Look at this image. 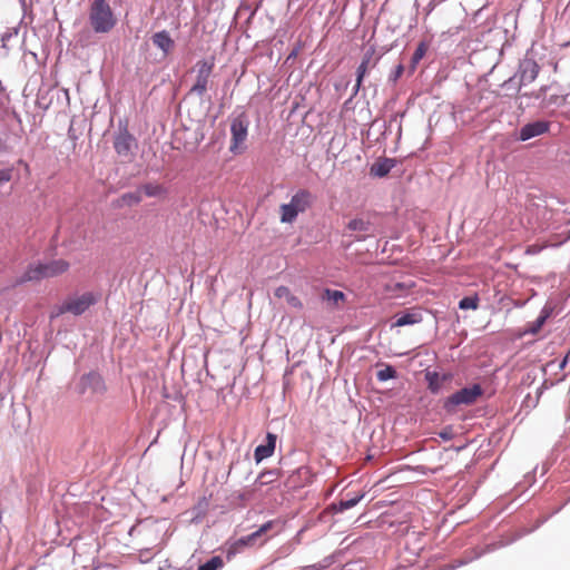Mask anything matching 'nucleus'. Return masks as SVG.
<instances>
[{"mask_svg":"<svg viewBox=\"0 0 570 570\" xmlns=\"http://www.w3.org/2000/svg\"><path fill=\"white\" fill-rule=\"evenodd\" d=\"M96 302H97V297L92 293H90V292L83 293L80 296L66 299L57 308V312L51 315V317H57L65 313H71L73 315H81Z\"/></svg>","mask_w":570,"mask_h":570,"instance_id":"6","label":"nucleus"},{"mask_svg":"<svg viewBox=\"0 0 570 570\" xmlns=\"http://www.w3.org/2000/svg\"><path fill=\"white\" fill-rule=\"evenodd\" d=\"M275 297L285 299L286 303L294 309H303L302 301L294 295L287 286H278L274 292Z\"/></svg>","mask_w":570,"mask_h":570,"instance_id":"15","label":"nucleus"},{"mask_svg":"<svg viewBox=\"0 0 570 570\" xmlns=\"http://www.w3.org/2000/svg\"><path fill=\"white\" fill-rule=\"evenodd\" d=\"M249 121L245 114H240L232 120L230 124V145L229 150L234 155L242 154L245 150V141L248 135Z\"/></svg>","mask_w":570,"mask_h":570,"instance_id":"5","label":"nucleus"},{"mask_svg":"<svg viewBox=\"0 0 570 570\" xmlns=\"http://www.w3.org/2000/svg\"><path fill=\"white\" fill-rule=\"evenodd\" d=\"M547 245L544 244H532L529 245L525 249V254L528 255H537L539 254L543 248H546Z\"/></svg>","mask_w":570,"mask_h":570,"instance_id":"31","label":"nucleus"},{"mask_svg":"<svg viewBox=\"0 0 570 570\" xmlns=\"http://www.w3.org/2000/svg\"><path fill=\"white\" fill-rule=\"evenodd\" d=\"M428 49H429V45H428L426 42H424V41H421V42L417 45V47H416V49H415V51H414V53H413V56H412V63H413L414 66H415L416 63H419V61H420L421 59H423V57H424V56H425V53L428 52Z\"/></svg>","mask_w":570,"mask_h":570,"instance_id":"25","label":"nucleus"},{"mask_svg":"<svg viewBox=\"0 0 570 570\" xmlns=\"http://www.w3.org/2000/svg\"><path fill=\"white\" fill-rule=\"evenodd\" d=\"M440 436H441L442 439H444V440H450V439H451V436H452V434H451V431H442V432L440 433Z\"/></svg>","mask_w":570,"mask_h":570,"instance_id":"32","label":"nucleus"},{"mask_svg":"<svg viewBox=\"0 0 570 570\" xmlns=\"http://www.w3.org/2000/svg\"><path fill=\"white\" fill-rule=\"evenodd\" d=\"M122 199L129 205L138 204L141 202V196L138 193H128L122 196Z\"/></svg>","mask_w":570,"mask_h":570,"instance_id":"29","label":"nucleus"},{"mask_svg":"<svg viewBox=\"0 0 570 570\" xmlns=\"http://www.w3.org/2000/svg\"><path fill=\"white\" fill-rule=\"evenodd\" d=\"M89 22L97 33H108L114 29L117 19L107 0H94L89 8Z\"/></svg>","mask_w":570,"mask_h":570,"instance_id":"2","label":"nucleus"},{"mask_svg":"<svg viewBox=\"0 0 570 570\" xmlns=\"http://www.w3.org/2000/svg\"><path fill=\"white\" fill-rule=\"evenodd\" d=\"M547 317V315L539 316L534 322L528 324V327L525 328L524 333L537 334L546 323Z\"/></svg>","mask_w":570,"mask_h":570,"instance_id":"24","label":"nucleus"},{"mask_svg":"<svg viewBox=\"0 0 570 570\" xmlns=\"http://www.w3.org/2000/svg\"><path fill=\"white\" fill-rule=\"evenodd\" d=\"M275 528H277V532L281 531V529H282L281 522L278 520L267 521L266 523L262 524L255 532L238 539L236 541L235 546L236 547L252 546L256 542V540L258 538L268 533L269 531L274 530Z\"/></svg>","mask_w":570,"mask_h":570,"instance_id":"10","label":"nucleus"},{"mask_svg":"<svg viewBox=\"0 0 570 570\" xmlns=\"http://www.w3.org/2000/svg\"><path fill=\"white\" fill-rule=\"evenodd\" d=\"M393 167V163L390 159H385L382 163L373 165L371 171L377 177L386 176Z\"/></svg>","mask_w":570,"mask_h":570,"instance_id":"19","label":"nucleus"},{"mask_svg":"<svg viewBox=\"0 0 570 570\" xmlns=\"http://www.w3.org/2000/svg\"><path fill=\"white\" fill-rule=\"evenodd\" d=\"M429 382V389L431 392L436 393L440 389L439 374L435 372H428L425 375Z\"/></svg>","mask_w":570,"mask_h":570,"instance_id":"28","label":"nucleus"},{"mask_svg":"<svg viewBox=\"0 0 570 570\" xmlns=\"http://www.w3.org/2000/svg\"><path fill=\"white\" fill-rule=\"evenodd\" d=\"M312 200L313 196L307 189H299L288 204L281 206V222L293 223L299 213H304L312 205Z\"/></svg>","mask_w":570,"mask_h":570,"instance_id":"3","label":"nucleus"},{"mask_svg":"<svg viewBox=\"0 0 570 570\" xmlns=\"http://www.w3.org/2000/svg\"><path fill=\"white\" fill-rule=\"evenodd\" d=\"M355 239H356L357 242H361V240H364V239H365V236H356V237H355Z\"/></svg>","mask_w":570,"mask_h":570,"instance_id":"34","label":"nucleus"},{"mask_svg":"<svg viewBox=\"0 0 570 570\" xmlns=\"http://www.w3.org/2000/svg\"><path fill=\"white\" fill-rule=\"evenodd\" d=\"M371 223L368 220H364L363 218H354L350 220L346 225V228L352 232H362L367 233L370 230Z\"/></svg>","mask_w":570,"mask_h":570,"instance_id":"18","label":"nucleus"},{"mask_svg":"<svg viewBox=\"0 0 570 570\" xmlns=\"http://www.w3.org/2000/svg\"><path fill=\"white\" fill-rule=\"evenodd\" d=\"M276 445V435L267 433L266 444L258 445L254 451V459L257 463L273 455Z\"/></svg>","mask_w":570,"mask_h":570,"instance_id":"14","label":"nucleus"},{"mask_svg":"<svg viewBox=\"0 0 570 570\" xmlns=\"http://www.w3.org/2000/svg\"><path fill=\"white\" fill-rule=\"evenodd\" d=\"M69 268V262L63 258L51 259L47 263L31 264L23 274L14 281L13 286H19L28 282H38L43 278L57 277L67 273Z\"/></svg>","mask_w":570,"mask_h":570,"instance_id":"1","label":"nucleus"},{"mask_svg":"<svg viewBox=\"0 0 570 570\" xmlns=\"http://www.w3.org/2000/svg\"><path fill=\"white\" fill-rule=\"evenodd\" d=\"M323 301H327L333 307H338L345 302V294L341 291L325 289L322 295Z\"/></svg>","mask_w":570,"mask_h":570,"instance_id":"17","label":"nucleus"},{"mask_svg":"<svg viewBox=\"0 0 570 570\" xmlns=\"http://www.w3.org/2000/svg\"><path fill=\"white\" fill-rule=\"evenodd\" d=\"M395 317V322L391 325L392 328L406 325H414L423 321L421 308H410L405 313L399 314Z\"/></svg>","mask_w":570,"mask_h":570,"instance_id":"13","label":"nucleus"},{"mask_svg":"<svg viewBox=\"0 0 570 570\" xmlns=\"http://www.w3.org/2000/svg\"><path fill=\"white\" fill-rule=\"evenodd\" d=\"M396 376V371L393 366L386 365L384 368L377 371L376 377L379 381L384 382Z\"/></svg>","mask_w":570,"mask_h":570,"instance_id":"26","label":"nucleus"},{"mask_svg":"<svg viewBox=\"0 0 570 570\" xmlns=\"http://www.w3.org/2000/svg\"><path fill=\"white\" fill-rule=\"evenodd\" d=\"M482 394L483 389L480 384H473L472 386L463 387L445 400L444 409L448 412H454L455 407L459 405H472L478 402Z\"/></svg>","mask_w":570,"mask_h":570,"instance_id":"4","label":"nucleus"},{"mask_svg":"<svg viewBox=\"0 0 570 570\" xmlns=\"http://www.w3.org/2000/svg\"><path fill=\"white\" fill-rule=\"evenodd\" d=\"M403 66L399 65L395 70V79L399 78L403 73Z\"/></svg>","mask_w":570,"mask_h":570,"instance_id":"33","label":"nucleus"},{"mask_svg":"<svg viewBox=\"0 0 570 570\" xmlns=\"http://www.w3.org/2000/svg\"><path fill=\"white\" fill-rule=\"evenodd\" d=\"M549 128L550 122L544 120L527 124L520 129L519 139L522 141L529 140L533 137L548 132Z\"/></svg>","mask_w":570,"mask_h":570,"instance_id":"11","label":"nucleus"},{"mask_svg":"<svg viewBox=\"0 0 570 570\" xmlns=\"http://www.w3.org/2000/svg\"><path fill=\"white\" fill-rule=\"evenodd\" d=\"M278 476V473L276 471H266L258 475V478L255 481V485L257 488L263 487L264 484L273 483Z\"/></svg>","mask_w":570,"mask_h":570,"instance_id":"21","label":"nucleus"},{"mask_svg":"<svg viewBox=\"0 0 570 570\" xmlns=\"http://www.w3.org/2000/svg\"><path fill=\"white\" fill-rule=\"evenodd\" d=\"M13 170L11 168L0 169V185L11 180Z\"/></svg>","mask_w":570,"mask_h":570,"instance_id":"30","label":"nucleus"},{"mask_svg":"<svg viewBox=\"0 0 570 570\" xmlns=\"http://www.w3.org/2000/svg\"><path fill=\"white\" fill-rule=\"evenodd\" d=\"M153 43L159 48L165 55H168L174 48V40L170 38L166 30L156 32L153 38Z\"/></svg>","mask_w":570,"mask_h":570,"instance_id":"16","label":"nucleus"},{"mask_svg":"<svg viewBox=\"0 0 570 570\" xmlns=\"http://www.w3.org/2000/svg\"><path fill=\"white\" fill-rule=\"evenodd\" d=\"M214 69V59L210 60H199L193 68V71L196 72L195 83L190 88V94H195L199 97H203L207 89L209 77Z\"/></svg>","mask_w":570,"mask_h":570,"instance_id":"7","label":"nucleus"},{"mask_svg":"<svg viewBox=\"0 0 570 570\" xmlns=\"http://www.w3.org/2000/svg\"><path fill=\"white\" fill-rule=\"evenodd\" d=\"M363 497H364V494L361 493V494H355L352 498L341 500L340 501V511H344V510L353 508L363 499Z\"/></svg>","mask_w":570,"mask_h":570,"instance_id":"27","label":"nucleus"},{"mask_svg":"<svg viewBox=\"0 0 570 570\" xmlns=\"http://www.w3.org/2000/svg\"><path fill=\"white\" fill-rule=\"evenodd\" d=\"M375 52H376V50H375L374 46H370L364 51L362 61H361V63H360V66L357 67V70H356V83H355V87H354V95H356L358 92L366 72L370 69L375 68V66L377 65V62L380 60V57H376Z\"/></svg>","mask_w":570,"mask_h":570,"instance_id":"9","label":"nucleus"},{"mask_svg":"<svg viewBox=\"0 0 570 570\" xmlns=\"http://www.w3.org/2000/svg\"><path fill=\"white\" fill-rule=\"evenodd\" d=\"M459 307L461 309H476L479 307V297L476 295L463 297L459 302Z\"/></svg>","mask_w":570,"mask_h":570,"instance_id":"23","label":"nucleus"},{"mask_svg":"<svg viewBox=\"0 0 570 570\" xmlns=\"http://www.w3.org/2000/svg\"><path fill=\"white\" fill-rule=\"evenodd\" d=\"M540 71V66L532 59H527L520 65V87L532 83Z\"/></svg>","mask_w":570,"mask_h":570,"instance_id":"12","label":"nucleus"},{"mask_svg":"<svg viewBox=\"0 0 570 570\" xmlns=\"http://www.w3.org/2000/svg\"><path fill=\"white\" fill-rule=\"evenodd\" d=\"M224 567V560L219 556L210 558L204 564H200L197 570H219Z\"/></svg>","mask_w":570,"mask_h":570,"instance_id":"22","label":"nucleus"},{"mask_svg":"<svg viewBox=\"0 0 570 570\" xmlns=\"http://www.w3.org/2000/svg\"><path fill=\"white\" fill-rule=\"evenodd\" d=\"M141 190L148 197H158L165 194V188L159 184H146L141 187Z\"/></svg>","mask_w":570,"mask_h":570,"instance_id":"20","label":"nucleus"},{"mask_svg":"<svg viewBox=\"0 0 570 570\" xmlns=\"http://www.w3.org/2000/svg\"><path fill=\"white\" fill-rule=\"evenodd\" d=\"M137 147L135 137L127 130L120 131L114 140L115 151L125 161H130Z\"/></svg>","mask_w":570,"mask_h":570,"instance_id":"8","label":"nucleus"}]
</instances>
